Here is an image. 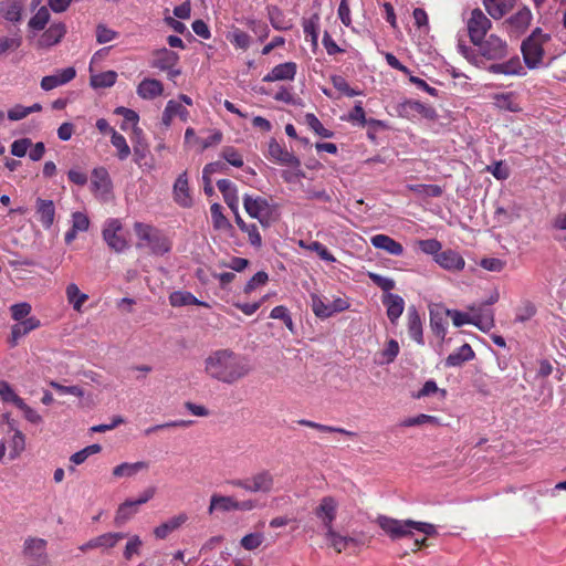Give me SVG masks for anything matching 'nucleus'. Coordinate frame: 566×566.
<instances>
[{
    "instance_id": "1",
    "label": "nucleus",
    "mask_w": 566,
    "mask_h": 566,
    "mask_svg": "<svg viewBox=\"0 0 566 566\" xmlns=\"http://www.w3.org/2000/svg\"><path fill=\"white\" fill-rule=\"evenodd\" d=\"M203 370L212 380L234 385L250 375L252 366L248 357L229 348H220L208 354Z\"/></svg>"
},
{
    "instance_id": "2",
    "label": "nucleus",
    "mask_w": 566,
    "mask_h": 566,
    "mask_svg": "<svg viewBox=\"0 0 566 566\" xmlns=\"http://www.w3.org/2000/svg\"><path fill=\"white\" fill-rule=\"evenodd\" d=\"M376 523L391 541L413 537L416 533H421L426 536H433L437 534L436 525L427 522L397 520L386 515H379Z\"/></svg>"
},
{
    "instance_id": "3",
    "label": "nucleus",
    "mask_w": 566,
    "mask_h": 566,
    "mask_svg": "<svg viewBox=\"0 0 566 566\" xmlns=\"http://www.w3.org/2000/svg\"><path fill=\"white\" fill-rule=\"evenodd\" d=\"M491 25L492 23L490 19H488L480 9L472 11L471 18L468 21V30L471 41L479 46L480 53L490 61L488 69L495 72V63L493 62L495 57V49L483 44L482 42Z\"/></svg>"
},
{
    "instance_id": "4",
    "label": "nucleus",
    "mask_w": 566,
    "mask_h": 566,
    "mask_svg": "<svg viewBox=\"0 0 566 566\" xmlns=\"http://www.w3.org/2000/svg\"><path fill=\"white\" fill-rule=\"evenodd\" d=\"M134 231L138 238L137 247L147 248L154 254L163 255L171 249V243L168 238L155 227L136 222Z\"/></svg>"
},
{
    "instance_id": "5",
    "label": "nucleus",
    "mask_w": 566,
    "mask_h": 566,
    "mask_svg": "<svg viewBox=\"0 0 566 566\" xmlns=\"http://www.w3.org/2000/svg\"><path fill=\"white\" fill-rule=\"evenodd\" d=\"M243 207L245 212L256 219L263 228H269L279 216L277 206L261 196L244 195Z\"/></svg>"
},
{
    "instance_id": "6",
    "label": "nucleus",
    "mask_w": 566,
    "mask_h": 566,
    "mask_svg": "<svg viewBox=\"0 0 566 566\" xmlns=\"http://www.w3.org/2000/svg\"><path fill=\"white\" fill-rule=\"evenodd\" d=\"M551 36L542 32L539 28H536L530 36H527L521 45L523 60L528 69H537L544 57L543 45Z\"/></svg>"
},
{
    "instance_id": "7",
    "label": "nucleus",
    "mask_w": 566,
    "mask_h": 566,
    "mask_svg": "<svg viewBox=\"0 0 566 566\" xmlns=\"http://www.w3.org/2000/svg\"><path fill=\"white\" fill-rule=\"evenodd\" d=\"M274 475L269 470H260L247 479H235L230 481L234 488H239L249 493H271L274 490Z\"/></svg>"
},
{
    "instance_id": "8",
    "label": "nucleus",
    "mask_w": 566,
    "mask_h": 566,
    "mask_svg": "<svg viewBox=\"0 0 566 566\" xmlns=\"http://www.w3.org/2000/svg\"><path fill=\"white\" fill-rule=\"evenodd\" d=\"M350 306L347 298L336 297L332 302H327L316 293L311 294V307L316 317L325 319L336 313L344 312Z\"/></svg>"
},
{
    "instance_id": "9",
    "label": "nucleus",
    "mask_w": 566,
    "mask_h": 566,
    "mask_svg": "<svg viewBox=\"0 0 566 566\" xmlns=\"http://www.w3.org/2000/svg\"><path fill=\"white\" fill-rule=\"evenodd\" d=\"M46 541L39 537H29L23 544V555L31 566H44L49 563Z\"/></svg>"
},
{
    "instance_id": "10",
    "label": "nucleus",
    "mask_w": 566,
    "mask_h": 566,
    "mask_svg": "<svg viewBox=\"0 0 566 566\" xmlns=\"http://www.w3.org/2000/svg\"><path fill=\"white\" fill-rule=\"evenodd\" d=\"M122 229V222L118 219H108L103 228V239L116 252H122L127 247V242L120 233Z\"/></svg>"
},
{
    "instance_id": "11",
    "label": "nucleus",
    "mask_w": 566,
    "mask_h": 566,
    "mask_svg": "<svg viewBox=\"0 0 566 566\" xmlns=\"http://www.w3.org/2000/svg\"><path fill=\"white\" fill-rule=\"evenodd\" d=\"M532 20V13L528 8L523 7L517 12L506 19L502 27L509 32V34L517 39L530 25Z\"/></svg>"
},
{
    "instance_id": "12",
    "label": "nucleus",
    "mask_w": 566,
    "mask_h": 566,
    "mask_svg": "<svg viewBox=\"0 0 566 566\" xmlns=\"http://www.w3.org/2000/svg\"><path fill=\"white\" fill-rule=\"evenodd\" d=\"M66 33V27L62 22L52 23L36 38L35 45L39 49H49L61 42Z\"/></svg>"
},
{
    "instance_id": "13",
    "label": "nucleus",
    "mask_w": 566,
    "mask_h": 566,
    "mask_svg": "<svg viewBox=\"0 0 566 566\" xmlns=\"http://www.w3.org/2000/svg\"><path fill=\"white\" fill-rule=\"evenodd\" d=\"M172 196L175 202L180 207L189 208L192 206L193 200L189 188L187 171L180 174L175 180Z\"/></svg>"
},
{
    "instance_id": "14",
    "label": "nucleus",
    "mask_w": 566,
    "mask_h": 566,
    "mask_svg": "<svg viewBox=\"0 0 566 566\" xmlns=\"http://www.w3.org/2000/svg\"><path fill=\"white\" fill-rule=\"evenodd\" d=\"M91 185L96 197L103 200L108 198L112 190V181L105 168L99 167L93 170Z\"/></svg>"
},
{
    "instance_id": "15",
    "label": "nucleus",
    "mask_w": 566,
    "mask_h": 566,
    "mask_svg": "<svg viewBox=\"0 0 566 566\" xmlns=\"http://www.w3.org/2000/svg\"><path fill=\"white\" fill-rule=\"evenodd\" d=\"M75 76L76 70L73 66H69L62 70H57L54 74L42 77L40 85L43 91H52L59 86L67 84Z\"/></svg>"
},
{
    "instance_id": "16",
    "label": "nucleus",
    "mask_w": 566,
    "mask_h": 566,
    "mask_svg": "<svg viewBox=\"0 0 566 566\" xmlns=\"http://www.w3.org/2000/svg\"><path fill=\"white\" fill-rule=\"evenodd\" d=\"M24 8L23 0H2L0 1V22L12 24L20 23Z\"/></svg>"
},
{
    "instance_id": "17",
    "label": "nucleus",
    "mask_w": 566,
    "mask_h": 566,
    "mask_svg": "<svg viewBox=\"0 0 566 566\" xmlns=\"http://www.w3.org/2000/svg\"><path fill=\"white\" fill-rule=\"evenodd\" d=\"M338 503L332 496H325L322 499L317 506L315 514L322 521L324 528L328 530L333 527V522L336 518Z\"/></svg>"
},
{
    "instance_id": "18",
    "label": "nucleus",
    "mask_w": 566,
    "mask_h": 566,
    "mask_svg": "<svg viewBox=\"0 0 566 566\" xmlns=\"http://www.w3.org/2000/svg\"><path fill=\"white\" fill-rule=\"evenodd\" d=\"M269 155L280 165L289 167L301 166L300 159L274 139L269 143Z\"/></svg>"
},
{
    "instance_id": "19",
    "label": "nucleus",
    "mask_w": 566,
    "mask_h": 566,
    "mask_svg": "<svg viewBox=\"0 0 566 566\" xmlns=\"http://www.w3.org/2000/svg\"><path fill=\"white\" fill-rule=\"evenodd\" d=\"M235 500L232 495L213 493L210 496L208 514L235 512Z\"/></svg>"
},
{
    "instance_id": "20",
    "label": "nucleus",
    "mask_w": 566,
    "mask_h": 566,
    "mask_svg": "<svg viewBox=\"0 0 566 566\" xmlns=\"http://www.w3.org/2000/svg\"><path fill=\"white\" fill-rule=\"evenodd\" d=\"M297 71L294 62H285L275 65L264 77L263 82L293 81Z\"/></svg>"
},
{
    "instance_id": "21",
    "label": "nucleus",
    "mask_w": 566,
    "mask_h": 566,
    "mask_svg": "<svg viewBox=\"0 0 566 566\" xmlns=\"http://www.w3.org/2000/svg\"><path fill=\"white\" fill-rule=\"evenodd\" d=\"M136 93L143 99H155L163 95L164 85L156 78L146 77L138 84Z\"/></svg>"
},
{
    "instance_id": "22",
    "label": "nucleus",
    "mask_w": 566,
    "mask_h": 566,
    "mask_svg": "<svg viewBox=\"0 0 566 566\" xmlns=\"http://www.w3.org/2000/svg\"><path fill=\"white\" fill-rule=\"evenodd\" d=\"M434 261L448 271H460L464 268V259L453 250H446L434 256Z\"/></svg>"
},
{
    "instance_id": "23",
    "label": "nucleus",
    "mask_w": 566,
    "mask_h": 566,
    "mask_svg": "<svg viewBox=\"0 0 566 566\" xmlns=\"http://www.w3.org/2000/svg\"><path fill=\"white\" fill-rule=\"evenodd\" d=\"M187 521H188V515L184 512L179 513V514L168 518L167 521H165L157 527H155L154 535L156 536V538L164 539L169 534H171L172 532L180 528Z\"/></svg>"
},
{
    "instance_id": "24",
    "label": "nucleus",
    "mask_w": 566,
    "mask_h": 566,
    "mask_svg": "<svg viewBox=\"0 0 566 566\" xmlns=\"http://www.w3.org/2000/svg\"><path fill=\"white\" fill-rule=\"evenodd\" d=\"M382 304L387 308V316L391 323H396L405 310L403 298L394 293H386L382 297Z\"/></svg>"
},
{
    "instance_id": "25",
    "label": "nucleus",
    "mask_w": 566,
    "mask_h": 566,
    "mask_svg": "<svg viewBox=\"0 0 566 566\" xmlns=\"http://www.w3.org/2000/svg\"><path fill=\"white\" fill-rule=\"evenodd\" d=\"M370 242L376 249L384 250L391 255L399 256L403 253V247L386 234L373 235Z\"/></svg>"
},
{
    "instance_id": "26",
    "label": "nucleus",
    "mask_w": 566,
    "mask_h": 566,
    "mask_svg": "<svg viewBox=\"0 0 566 566\" xmlns=\"http://www.w3.org/2000/svg\"><path fill=\"white\" fill-rule=\"evenodd\" d=\"M178 61L179 55L176 52L163 48L154 52L151 66L163 71L176 66Z\"/></svg>"
},
{
    "instance_id": "27",
    "label": "nucleus",
    "mask_w": 566,
    "mask_h": 566,
    "mask_svg": "<svg viewBox=\"0 0 566 566\" xmlns=\"http://www.w3.org/2000/svg\"><path fill=\"white\" fill-rule=\"evenodd\" d=\"M36 214L45 229H50L54 222L55 207L52 200L36 199L35 202Z\"/></svg>"
},
{
    "instance_id": "28",
    "label": "nucleus",
    "mask_w": 566,
    "mask_h": 566,
    "mask_svg": "<svg viewBox=\"0 0 566 566\" xmlns=\"http://www.w3.org/2000/svg\"><path fill=\"white\" fill-rule=\"evenodd\" d=\"M218 189L223 196L224 202L232 212H237L239 206V197L237 186L229 179H220L217 181Z\"/></svg>"
},
{
    "instance_id": "29",
    "label": "nucleus",
    "mask_w": 566,
    "mask_h": 566,
    "mask_svg": "<svg viewBox=\"0 0 566 566\" xmlns=\"http://www.w3.org/2000/svg\"><path fill=\"white\" fill-rule=\"evenodd\" d=\"M149 464L146 461H137V462H123L115 468H113L112 474L116 479L120 478H132L136 475L140 471L148 470Z\"/></svg>"
},
{
    "instance_id": "30",
    "label": "nucleus",
    "mask_w": 566,
    "mask_h": 566,
    "mask_svg": "<svg viewBox=\"0 0 566 566\" xmlns=\"http://www.w3.org/2000/svg\"><path fill=\"white\" fill-rule=\"evenodd\" d=\"M169 303L174 307L198 305L203 307H210L206 302L198 300L192 293L188 291H175L169 295Z\"/></svg>"
},
{
    "instance_id": "31",
    "label": "nucleus",
    "mask_w": 566,
    "mask_h": 566,
    "mask_svg": "<svg viewBox=\"0 0 566 566\" xmlns=\"http://www.w3.org/2000/svg\"><path fill=\"white\" fill-rule=\"evenodd\" d=\"M474 325L483 331H489L494 325V313L492 310V303L486 302L481 305L478 312L473 313Z\"/></svg>"
},
{
    "instance_id": "32",
    "label": "nucleus",
    "mask_w": 566,
    "mask_h": 566,
    "mask_svg": "<svg viewBox=\"0 0 566 566\" xmlns=\"http://www.w3.org/2000/svg\"><path fill=\"white\" fill-rule=\"evenodd\" d=\"M408 333L418 344H423L422 323L417 310L411 306L408 308Z\"/></svg>"
},
{
    "instance_id": "33",
    "label": "nucleus",
    "mask_w": 566,
    "mask_h": 566,
    "mask_svg": "<svg viewBox=\"0 0 566 566\" xmlns=\"http://www.w3.org/2000/svg\"><path fill=\"white\" fill-rule=\"evenodd\" d=\"M90 72V85L95 90L112 87L116 83L117 73L115 71L93 73V67L91 65Z\"/></svg>"
},
{
    "instance_id": "34",
    "label": "nucleus",
    "mask_w": 566,
    "mask_h": 566,
    "mask_svg": "<svg viewBox=\"0 0 566 566\" xmlns=\"http://www.w3.org/2000/svg\"><path fill=\"white\" fill-rule=\"evenodd\" d=\"M474 353L470 345L464 344L451 353L444 361L447 367H459L473 358Z\"/></svg>"
},
{
    "instance_id": "35",
    "label": "nucleus",
    "mask_w": 566,
    "mask_h": 566,
    "mask_svg": "<svg viewBox=\"0 0 566 566\" xmlns=\"http://www.w3.org/2000/svg\"><path fill=\"white\" fill-rule=\"evenodd\" d=\"M69 304L77 313H82L84 303L88 300V295L80 291L75 283H70L65 290Z\"/></svg>"
},
{
    "instance_id": "36",
    "label": "nucleus",
    "mask_w": 566,
    "mask_h": 566,
    "mask_svg": "<svg viewBox=\"0 0 566 566\" xmlns=\"http://www.w3.org/2000/svg\"><path fill=\"white\" fill-rule=\"evenodd\" d=\"M50 11L46 7H41L29 20L28 29L32 33V38L36 32L43 31L50 21Z\"/></svg>"
},
{
    "instance_id": "37",
    "label": "nucleus",
    "mask_w": 566,
    "mask_h": 566,
    "mask_svg": "<svg viewBox=\"0 0 566 566\" xmlns=\"http://www.w3.org/2000/svg\"><path fill=\"white\" fill-rule=\"evenodd\" d=\"M325 537L328 545L333 547L337 553L345 551L349 544L356 543V539L349 536H343L335 532L334 528L325 530Z\"/></svg>"
},
{
    "instance_id": "38",
    "label": "nucleus",
    "mask_w": 566,
    "mask_h": 566,
    "mask_svg": "<svg viewBox=\"0 0 566 566\" xmlns=\"http://www.w3.org/2000/svg\"><path fill=\"white\" fill-rule=\"evenodd\" d=\"M114 113L116 115L123 116L124 122L120 125V128L123 130H126L127 129V125L132 124L134 133L136 135H139L142 133V129L137 126V124L139 122V115L135 111H133L130 108H127V107H124V106H118V107L115 108Z\"/></svg>"
},
{
    "instance_id": "39",
    "label": "nucleus",
    "mask_w": 566,
    "mask_h": 566,
    "mask_svg": "<svg viewBox=\"0 0 566 566\" xmlns=\"http://www.w3.org/2000/svg\"><path fill=\"white\" fill-rule=\"evenodd\" d=\"M138 512V506L134 503L133 500H126L123 502L115 514V524L123 525L127 521H129L136 513Z\"/></svg>"
},
{
    "instance_id": "40",
    "label": "nucleus",
    "mask_w": 566,
    "mask_h": 566,
    "mask_svg": "<svg viewBox=\"0 0 566 566\" xmlns=\"http://www.w3.org/2000/svg\"><path fill=\"white\" fill-rule=\"evenodd\" d=\"M126 535L120 532H109L102 534L99 536L94 537L96 543V548L106 551L115 547L119 541L125 538Z\"/></svg>"
},
{
    "instance_id": "41",
    "label": "nucleus",
    "mask_w": 566,
    "mask_h": 566,
    "mask_svg": "<svg viewBox=\"0 0 566 566\" xmlns=\"http://www.w3.org/2000/svg\"><path fill=\"white\" fill-rule=\"evenodd\" d=\"M111 144L117 150L116 155L119 160H125L129 157L132 150L126 138L122 134L116 130H112Z\"/></svg>"
},
{
    "instance_id": "42",
    "label": "nucleus",
    "mask_w": 566,
    "mask_h": 566,
    "mask_svg": "<svg viewBox=\"0 0 566 566\" xmlns=\"http://www.w3.org/2000/svg\"><path fill=\"white\" fill-rule=\"evenodd\" d=\"M42 109L41 104L34 103L31 106L15 105L8 111V118L12 122L21 120L29 114L40 112Z\"/></svg>"
},
{
    "instance_id": "43",
    "label": "nucleus",
    "mask_w": 566,
    "mask_h": 566,
    "mask_svg": "<svg viewBox=\"0 0 566 566\" xmlns=\"http://www.w3.org/2000/svg\"><path fill=\"white\" fill-rule=\"evenodd\" d=\"M298 244H300V247H302L308 251L316 252L318 254V256L324 261L332 262V263L336 261V259L328 251V249L318 241H312V242L306 243L303 240H301Z\"/></svg>"
},
{
    "instance_id": "44",
    "label": "nucleus",
    "mask_w": 566,
    "mask_h": 566,
    "mask_svg": "<svg viewBox=\"0 0 566 566\" xmlns=\"http://www.w3.org/2000/svg\"><path fill=\"white\" fill-rule=\"evenodd\" d=\"M523 71V65L517 55L511 57L509 61L497 63V74L518 75Z\"/></svg>"
},
{
    "instance_id": "45",
    "label": "nucleus",
    "mask_w": 566,
    "mask_h": 566,
    "mask_svg": "<svg viewBox=\"0 0 566 566\" xmlns=\"http://www.w3.org/2000/svg\"><path fill=\"white\" fill-rule=\"evenodd\" d=\"M497 108L517 112L521 109L517 95L513 92L497 93Z\"/></svg>"
},
{
    "instance_id": "46",
    "label": "nucleus",
    "mask_w": 566,
    "mask_h": 566,
    "mask_svg": "<svg viewBox=\"0 0 566 566\" xmlns=\"http://www.w3.org/2000/svg\"><path fill=\"white\" fill-rule=\"evenodd\" d=\"M446 317L450 318L454 326L461 327L467 324H474V315L469 313L459 312L457 310L444 308L442 311Z\"/></svg>"
},
{
    "instance_id": "47",
    "label": "nucleus",
    "mask_w": 566,
    "mask_h": 566,
    "mask_svg": "<svg viewBox=\"0 0 566 566\" xmlns=\"http://www.w3.org/2000/svg\"><path fill=\"white\" fill-rule=\"evenodd\" d=\"M269 18L272 27L279 31L290 30L293 25L290 20L285 19L284 13L277 8L270 10Z\"/></svg>"
},
{
    "instance_id": "48",
    "label": "nucleus",
    "mask_w": 566,
    "mask_h": 566,
    "mask_svg": "<svg viewBox=\"0 0 566 566\" xmlns=\"http://www.w3.org/2000/svg\"><path fill=\"white\" fill-rule=\"evenodd\" d=\"M22 44V39L19 35H1L0 34V55H7L17 51Z\"/></svg>"
},
{
    "instance_id": "49",
    "label": "nucleus",
    "mask_w": 566,
    "mask_h": 566,
    "mask_svg": "<svg viewBox=\"0 0 566 566\" xmlns=\"http://www.w3.org/2000/svg\"><path fill=\"white\" fill-rule=\"evenodd\" d=\"M444 308L439 307L436 311H431L430 313V323L432 329L437 335L444 336L446 335V314L442 313Z\"/></svg>"
},
{
    "instance_id": "50",
    "label": "nucleus",
    "mask_w": 566,
    "mask_h": 566,
    "mask_svg": "<svg viewBox=\"0 0 566 566\" xmlns=\"http://www.w3.org/2000/svg\"><path fill=\"white\" fill-rule=\"evenodd\" d=\"M427 423L438 424L439 420H438L437 417H433V416H430V415L420 413L418 416L409 417V418L403 419L399 423V426L407 428V427H418V426H422V424H427Z\"/></svg>"
},
{
    "instance_id": "51",
    "label": "nucleus",
    "mask_w": 566,
    "mask_h": 566,
    "mask_svg": "<svg viewBox=\"0 0 566 566\" xmlns=\"http://www.w3.org/2000/svg\"><path fill=\"white\" fill-rule=\"evenodd\" d=\"M305 123L312 130L315 132V134L323 138H329L333 136V133L325 128L319 119L312 113H307L305 115Z\"/></svg>"
},
{
    "instance_id": "52",
    "label": "nucleus",
    "mask_w": 566,
    "mask_h": 566,
    "mask_svg": "<svg viewBox=\"0 0 566 566\" xmlns=\"http://www.w3.org/2000/svg\"><path fill=\"white\" fill-rule=\"evenodd\" d=\"M195 423L193 420H186V419H178V420H171L165 423L156 424L153 427H149L145 430L146 436H150L151 433L167 429V428H188L191 427Z\"/></svg>"
},
{
    "instance_id": "53",
    "label": "nucleus",
    "mask_w": 566,
    "mask_h": 566,
    "mask_svg": "<svg viewBox=\"0 0 566 566\" xmlns=\"http://www.w3.org/2000/svg\"><path fill=\"white\" fill-rule=\"evenodd\" d=\"M213 227L218 230H227L231 227L229 220L223 216L219 203H213L210 208Z\"/></svg>"
},
{
    "instance_id": "54",
    "label": "nucleus",
    "mask_w": 566,
    "mask_h": 566,
    "mask_svg": "<svg viewBox=\"0 0 566 566\" xmlns=\"http://www.w3.org/2000/svg\"><path fill=\"white\" fill-rule=\"evenodd\" d=\"M25 448V438L20 430H14L10 442V458L17 459Z\"/></svg>"
},
{
    "instance_id": "55",
    "label": "nucleus",
    "mask_w": 566,
    "mask_h": 566,
    "mask_svg": "<svg viewBox=\"0 0 566 566\" xmlns=\"http://www.w3.org/2000/svg\"><path fill=\"white\" fill-rule=\"evenodd\" d=\"M263 542L264 535L262 533L255 532L244 535L240 541V545L247 551H254L259 548Z\"/></svg>"
},
{
    "instance_id": "56",
    "label": "nucleus",
    "mask_w": 566,
    "mask_h": 566,
    "mask_svg": "<svg viewBox=\"0 0 566 566\" xmlns=\"http://www.w3.org/2000/svg\"><path fill=\"white\" fill-rule=\"evenodd\" d=\"M101 450H102V447L99 444H91V446L75 452L74 454H72L70 460L75 465H78V464L84 463L90 455L96 454V453L101 452Z\"/></svg>"
},
{
    "instance_id": "57",
    "label": "nucleus",
    "mask_w": 566,
    "mask_h": 566,
    "mask_svg": "<svg viewBox=\"0 0 566 566\" xmlns=\"http://www.w3.org/2000/svg\"><path fill=\"white\" fill-rule=\"evenodd\" d=\"M332 83H333V86L337 91H339L340 93H343L344 95H346L348 97H354V96L361 94L360 91L352 88L349 86L348 82L343 76H339V75L332 76Z\"/></svg>"
},
{
    "instance_id": "58",
    "label": "nucleus",
    "mask_w": 566,
    "mask_h": 566,
    "mask_svg": "<svg viewBox=\"0 0 566 566\" xmlns=\"http://www.w3.org/2000/svg\"><path fill=\"white\" fill-rule=\"evenodd\" d=\"M270 317L273 319H281L285 324V326L291 331L294 332V323L293 319L289 313V310L283 306L279 305L272 308L270 313Z\"/></svg>"
},
{
    "instance_id": "59",
    "label": "nucleus",
    "mask_w": 566,
    "mask_h": 566,
    "mask_svg": "<svg viewBox=\"0 0 566 566\" xmlns=\"http://www.w3.org/2000/svg\"><path fill=\"white\" fill-rule=\"evenodd\" d=\"M228 40L235 46L242 50H245L249 48L251 38L248 33L235 29L228 35Z\"/></svg>"
},
{
    "instance_id": "60",
    "label": "nucleus",
    "mask_w": 566,
    "mask_h": 566,
    "mask_svg": "<svg viewBox=\"0 0 566 566\" xmlns=\"http://www.w3.org/2000/svg\"><path fill=\"white\" fill-rule=\"evenodd\" d=\"M0 398L4 402L13 403L15 407L19 406V401H22L23 399L20 398L13 388L9 385V382L1 380L0 381Z\"/></svg>"
},
{
    "instance_id": "61",
    "label": "nucleus",
    "mask_w": 566,
    "mask_h": 566,
    "mask_svg": "<svg viewBox=\"0 0 566 566\" xmlns=\"http://www.w3.org/2000/svg\"><path fill=\"white\" fill-rule=\"evenodd\" d=\"M31 310V305L27 302L17 303L10 307L11 316L15 322L30 317Z\"/></svg>"
},
{
    "instance_id": "62",
    "label": "nucleus",
    "mask_w": 566,
    "mask_h": 566,
    "mask_svg": "<svg viewBox=\"0 0 566 566\" xmlns=\"http://www.w3.org/2000/svg\"><path fill=\"white\" fill-rule=\"evenodd\" d=\"M269 280V275L264 271L256 272L245 284L244 293L250 294L259 286L264 285Z\"/></svg>"
},
{
    "instance_id": "63",
    "label": "nucleus",
    "mask_w": 566,
    "mask_h": 566,
    "mask_svg": "<svg viewBox=\"0 0 566 566\" xmlns=\"http://www.w3.org/2000/svg\"><path fill=\"white\" fill-rule=\"evenodd\" d=\"M399 354V344L395 339H390L387 343L386 348L380 353L382 360L381 364L392 363Z\"/></svg>"
},
{
    "instance_id": "64",
    "label": "nucleus",
    "mask_w": 566,
    "mask_h": 566,
    "mask_svg": "<svg viewBox=\"0 0 566 566\" xmlns=\"http://www.w3.org/2000/svg\"><path fill=\"white\" fill-rule=\"evenodd\" d=\"M142 545L143 542L138 535L130 536L124 549V557L126 559H130L134 555H138L140 553Z\"/></svg>"
}]
</instances>
